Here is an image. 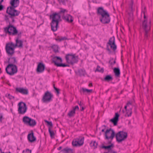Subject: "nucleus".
Masks as SVG:
<instances>
[{"mask_svg": "<svg viewBox=\"0 0 153 153\" xmlns=\"http://www.w3.org/2000/svg\"><path fill=\"white\" fill-rule=\"evenodd\" d=\"M97 14L101 16L100 17V21L103 24L108 23L110 22V18L109 14L102 7H99L97 10Z\"/></svg>", "mask_w": 153, "mask_h": 153, "instance_id": "nucleus-1", "label": "nucleus"}, {"mask_svg": "<svg viewBox=\"0 0 153 153\" xmlns=\"http://www.w3.org/2000/svg\"><path fill=\"white\" fill-rule=\"evenodd\" d=\"M143 15L144 19L142 22V27L145 31V36L147 37L148 36L149 31L151 28V22L150 20H148L145 14V12H143L141 13V16Z\"/></svg>", "mask_w": 153, "mask_h": 153, "instance_id": "nucleus-2", "label": "nucleus"}, {"mask_svg": "<svg viewBox=\"0 0 153 153\" xmlns=\"http://www.w3.org/2000/svg\"><path fill=\"white\" fill-rule=\"evenodd\" d=\"M6 13L8 14V15H5V20L8 22L9 21V18H10L12 19L13 22L14 21V18L15 16H18L20 12L17 10H14L12 9V8L10 7V8H7Z\"/></svg>", "mask_w": 153, "mask_h": 153, "instance_id": "nucleus-3", "label": "nucleus"}, {"mask_svg": "<svg viewBox=\"0 0 153 153\" xmlns=\"http://www.w3.org/2000/svg\"><path fill=\"white\" fill-rule=\"evenodd\" d=\"M4 30L6 33H8L9 35L12 36L18 35V33L19 32H18L15 27L10 25L4 27Z\"/></svg>", "mask_w": 153, "mask_h": 153, "instance_id": "nucleus-4", "label": "nucleus"}, {"mask_svg": "<svg viewBox=\"0 0 153 153\" xmlns=\"http://www.w3.org/2000/svg\"><path fill=\"white\" fill-rule=\"evenodd\" d=\"M6 73L10 75H13L17 72V66L15 65L9 64L5 69Z\"/></svg>", "mask_w": 153, "mask_h": 153, "instance_id": "nucleus-5", "label": "nucleus"}, {"mask_svg": "<svg viewBox=\"0 0 153 153\" xmlns=\"http://www.w3.org/2000/svg\"><path fill=\"white\" fill-rule=\"evenodd\" d=\"M15 48L14 43L12 42H9L6 44L5 49L6 53L8 55H13L15 53Z\"/></svg>", "mask_w": 153, "mask_h": 153, "instance_id": "nucleus-6", "label": "nucleus"}, {"mask_svg": "<svg viewBox=\"0 0 153 153\" xmlns=\"http://www.w3.org/2000/svg\"><path fill=\"white\" fill-rule=\"evenodd\" d=\"M66 59L68 63L73 64L78 62V56L75 54H68L66 55Z\"/></svg>", "mask_w": 153, "mask_h": 153, "instance_id": "nucleus-7", "label": "nucleus"}, {"mask_svg": "<svg viewBox=\"0 0 153 153\" xmlns=\"http://www.w3.org/2000/svg\"><path fill=\"white\" fill-rule=\"evenodd\" d=\"M127 133L122 131H119L116 135L117 140L119 143L124 140L127 138Z\"/></svg>", "mask_w": 153, "mask_h": 153, "instance_id": "nucleus-8", "label": "nucleus"}, {"mask_svg": "<svg viewBox=\"0 0 153 153\" xmlns=\"http://www.w3.org/2000/svg\"><path fill=\"white\" fill-rule=\"evenodd\" d=\"M52 62L54 63L55 65L57 67H65L68 66V65L61 63L62 60L60 57L57 56H54L52 58Z\"/></svg>", "mask_w": 153, "mask_h": 153, "instance_id": "nucleus-9", "label": "nucleus"}, {"mask_svg": "<svg viewBox=\"0 0 153 153\" xmlns=\"http://www.w3.org/2000/svg\"><path fill=\"white\" fill-rule=\"evenodd\" d=\"M114 135V131L111 128L107 130L105 133V139L107 140H110V142L113 139Z\"/></svg>", "mask_w": 153, "mask_h": 153, "instance_id": "nucleus-10", "label": "nucleus"}, {"mask_svg": "<svg viewBox=\"0 0 153 153\" xmlns=\"http://www.w3.org/2000/svg\"><path fill=\"white\" fill-rule=\"evenodd\" d=\"M19 107L18 111L19 114H23L26 112L27 109L26 105L25 103L21 102L18 104Z\"/></svg>", "mask_w": 153, "mask_h": 153, "instance_id": "nucleus-11", "label": "nucleus"}, {"mask_svg": "<svg viewBox=\"0 0 153 153\" xmlns=\"http://www.w3.org/2000/svg\"><path fill=\"white\" fill-rule=\"evenodd\" d=\"M21 32H19L18 33L17 37L16 39V44L14 43V45L16 48L18 47L20 48H22L23 47V42L21 40L19 39L21 36Z\"/></svg>", "mask_w": 153, "mask_h": 153, "instance_id": "nucleus-12", "label": "nucleus"}, {"mask_svg": "<svg viewBox=\"0 0 153 153\" xmlns=\"http://www.w3.org/2000/svg\"><path fill=\"white\" fill-rule=\"evenodd\" d=\"M53 95L50 92L47 91L45 93L42 99V101L43 102H48L51 100V98Z\"/></svg>", "mask_w": 153, "mask_h": 153, "instance_id": "nucleus-13", "label": "nucleus"}, {"mask_svg": "<svg viewBox=\"0 0 153 153\" xmlns=\"http://www.w3.org/2000/svg\"><path fill=\"white\" fill-rule=\"evenodd\" d=\"M108 44L110 46L111 48L115 51L117 49V46L115 44V38L114 36L110 38L109 40Z\"/></svg>", "mask_w": 153, "mask_h": 153, "instance_id": "nucleus-14", "label": "nucleus"}, {"mask_svg": "<svg viewBox=\"0 0 153 153\" xmlns=\"http://www.w3.org/2000/svg\"><path fill=\"white\" fill-rule=\"evenodd\" d=\"M60 15L58 13H55L50 16V18L52 19V21L53 22L55 21L59 22V21L60 20Z\"/></svg>", "mask_w": 153, "mask_h": 153, "instance_id": "nucleus-15", "label": "nucleus"}, {"mask_svg": "<svg viewBox=\"0 0 153 153\" xmlns=\"http://www.w3.org/2000/svg\"><path fill=\"white\" fill-rule=\"evenodd\" d=\"M19 0H11L10 3L11 6L8 7L7 8L11 7L13 10H16L15 8L19 5Z\"/></svg>", "mask_w": 153, "mask_h": 153, "instance_id": "nucleus-16", "label": "nucleus"}, {"mask_svg": "<svg viewBox=\"0 0 153 153\" xmlns=\"http://www.w3.org/2000/svg\"><path fill=\"white\" fill-rule=\"evenodd\" d=\"M62 18L65 22L69 23H71L73 21V17L69 14H68L65 16L63 15Z\"/></svg>", "mask_w": 153, "mask_h": 153, "instance_id": "nucleus-17", "label": "nucleus"}, {"mask_svg": "<svg viewBox=\"0 0 153 153\" xmlns=\"http://www.w3.org/2000/svg\"><path fill=\"white\" fill-rule=\"evenodd\" d=\"M27 138L28 141L31 143L34 142L36 140V137L34 136L33 131H31V133L28 134Z\"/></svg>", "mask_w": 153, "mask_h": 153, "instance_id": "nucleus-18", "label": "nucleus"}, {"mask_svg": "<svg viewBox=\"0 0 153 153\" xmlns=\"http://www.w3.org/2000/svg\"><path fill=\"white\" fill-rule=\"evenodd\" d=\"M16 91L22 94L27 95L28 94V90L27 88H16Z\"/></svg>", "mask_w": 153, "mask_h": 153, "instance_id": "nucleus-19", "label": "nucleus"}, {"mask_svg": "<svg viewBox=\"0 0 153 153\" xmlns=\"http://www.w3.org/2000/svg\"><path fill=\"white\" fill-rule=\"evenodd\" d=\"M45 68V66L42 63H39L37 66L36 69L37 72V73L42 72L44 70Z\"/></svg>", "mask_w": 153, "mask_h": 153, "instance_id": "nucleus-20", "label": "nucleus"}, {"mask_svg": "<svg viewBox=\"0 0 153 153\" xmlns=\"http://www.w3.org/2000/svg\"><path fill=\"white\" fill-rule=\"evenodd\" d=\"M119 117V115L117 113H115L114 117L111 119L110 121L113 123L114 126L117 125Z\"/></svg>", "mask_w": 153, "mask_h": 153, "instance_id": "nucleus-21", "label": "nucleus"}, {"mask_svg": "<svg viewBox=\"0 0 153 153\" xmlns=\"http://www.w3.org/2000/svg\"><path fill=\"white\" fill-rule=\"evenodd\" d=\"M58 24V22L52 21L51 23V29L53 32L57 30Z\"/></svg>", "mask_w": 153, "mask_h": 153, "instance_id": "nucleus-22", "label": "nucleus"}, {"mask_svg": "<svg viewBox=\"0 0 153 153\" xmlns=\"http://www.w3.org/2000/svg\"><path fill=\"white\" fill-rule=\"evenodd\" d=\"M133 1L132 0H131V2L130 4V9L131 11V12L129 13V15L130 16V18H129V19L130 20L132 19V17L133 16V13L132 11L133 10Z\"/></svg>", "mask_w": 153, "mask_h": 153, "instance_id": "nucleus-23", "label": "nucleus"}, {"mask_svg": "<svg viewBox=\"0 0 153 153\" xmlns=\"http://www.w3.org/2000/svg\"><path fill=\"white\" fill-rule=\"evenodd\" d=\"M63 153H73V149L66 147L61 150Z\"/></svg>", "mask_w": 153, "mask_h": 153, "instance_id": "nucleus-24", "label": "nucleus"}, {"mask_svg": "<svg viewBox=\"0 0 153 153\" xmlns=\"http://www.w3.org/2000/svg\"><path fill=\"white\" fill-rule=\"evenodd\" d=\"M8 62L10 63L9 64H12L13 65H15L14 64L17 63V61L15 58L12 57L10 58L9 59Z\"/></svg>", "mask_w": 153, "mask_h": 153, "instance_id": "nucleus-25", "label": "nucleus"}, {"mask_svg": "<svg viewBox=\"0 0 153 153\" xmlns=\"http://www.w3.org/2000/svg\"><path fill=\"white\" fill-rule=\"evenodd\" d=\"M30 118L27 116H25L23 118V121L25 124L28 125V123H30Z\"/></svg>", "mask_w": 153, "mask_h": 153, "instance_id": "nucleus-26", "label": "nucleus"}, {"mask_svg": "<svg viewBox=\"0 0 153 153\" xmlns=\"http://www.w3.org/2000/svg\"><path fill=\"white\" fill-rule=\"evenodd\" d=\"M114 72L115 75L117 77H119L120 75V71L119 68H115L114 69Z\"/></svg>", "mask_w": 153, "mask_h": 153, "instance_id": "nucleus-27", "label": "nucleus"}, {"mask_svg": "<svg viewBox=\"0 0 153 153\" xmlns=\"http://www.w3.org/2000/svg\"><path fill=\"white\" fill-rule=\"evenodd\" d=\"M78 71L80 76H84L86 74L85 71L83 69H79Z\"/></svg>", "mask_w": 153, "mask_h": 153, "instance_id": "nucleus-28", "label": "nucleus"}, {"mask_svg": "<svg viewBox=\"0 0 153 153\" xmlns=\"http://www.w3.org/2000/svg\"><path fill=\"white\" fill-rule=\"evenodd\" d=\"M77 141L79 142V146L82 145L84 143V138L83 137H79L78 139H76Z\"/></svg>", "mask_w": 153, "mask_h": 153, "instance_id": "nucleus-29", "label": "nucleus"}, {"mask_svg": "<svg viewBox=\"0 0 153 153\" xmlns=\"http://www.w3.org/2000/svg\"><path fill=\"white\" fill-rule=\"evenodd\" d=\"M30 123H28V125L30 126H34L36 125V122L35 120L30 118Z\"/></svg>", "mask_w": 153, "mask_h": 153, "instance_id": "nucleus-30", "label": "nucleus"}, {"mask_svg": "<svg viewBox=\"0 0 153 153\" xmlns=\"http://www.w3.org/2000/svg\"><path fill=\"white\" fill-rule=\"evenodd\" d=\"M67 39V38L65 37H62V36H57V38L56 39V41L61 42L62 41L65 40Z\"/></svg>", "mask_w": 153, "mask_h": 153, "instance_id": "nucleus-31", "label": "nucleus"}, {"mask_svg": "<svg viewBox=\"0 0 153 153\" xmlns=\"http://www.w3.org/2000/svg\"><path fill=\"white\" fill-rule=\"evenodd\" d=\"M97 143L95 141H91L90 143V146L91 147L95 148L97 147Z\"/></svg>", "mask_w": 153, "mask_h": 153, "instance_id": "nucleus-32", "label": "nucleus"}, {"mask_svg": "<svg viewBox=\"0 0 153 153\" xmlns=\"http://www.w3.org/2000/svg\"><path fill=\"white\" fill-rule=\"evenodd\" d=\"M126 115H127V116H130L132 113V108H130L129 109L126 110Z\"/></svg>", "mask_w": 153, "mask_h": 153, "instance_id": "nucleus-33", "label": "nucleus"}, {"mask_svg": "<svg viewBox=\"0 0 153 153\" xmlns=\"http://www.w3.org/2000/svg\"><path fill=\"white\" fill-rule=\"evenodd\" d=\"M48 131L51 137L52 138L54 136V133L53 131L51 130V127H49Z\"/></svg>", "mask_w": 153, "mask_h": 153, "instance_id": "nucleus-34", "label": "nucleus"}, {"mask_svg": "<svg viewBox=\"0 0 153 153\" xmlns=\"http://www.w3.org/2000/svg\"><path fill=\"white\" fill-rule=\"evenodd\" d=\"M51 48L55 52H58L59 47L57 45H53L51 47Z\"/></svg>", "mask_w": 153, "mask_h": 153, "instance_id": "nucleus-35", "label": "nucleus"}, {"mask_svg": "<svg viewBox=\"0 0 153 153\" xmlns=\"http://www.w3.org/2000/svg\"><path fill=\"white\" fill-rule=\"evenodd\" d=\"M113 79L112 77L110 75H107L104 78L105 80L107 81H109Z\"/></svg>", "mask_w": 153, "mask_h": 153, "instance_id": "nucleus-36", "label": "nucleus"}, {"mask_svg": "<svg viewBox=\"0 0 153 153\" xmlns=\"http://www.w3.org/2000/svg\"><path fill=\"white\" fill-rule=\"evenodd\" d=\"M81 91H82L83 92H86L88 93H91L92 91V90H89L84 88H82Z\"/></svg>", "mask_w": 153, "mask_h": 153, "instance_id": "nucleus-37", "label": "nucleus"}, {"mask_svg": "<svg viewBox=\"0 0 153 153\" xmlns=\"http://www.w3.org/2000/svg\"><path fill=\"white\" fill-rule=\"evenodd\" d=\"M75 114V111L73 109L70 111L68 113V115L70 117L74 116Z\"/></svg>", "mask_w": 153, "mask_h": 153, "instance_id": "nucleus-38", "label": "nucleus"}, {"mask_svg": "<svg viewBox=\"0 0 153 153\" xmlns=\"http://www.w3.org/2000/svg\"><path fill=\"white\" fill-rule=\"evenodd\" d=\"M79 142L77 141V140L76 139L75 140H74L72 141V145L74 146H79Z\"/></svg>", "mask_w": 153, "mask_h": 153, "instance_id": "nucleus-39", "label": "nucleus"}, {"mask_svg": "<svg viewBox=\"0 0 153 153\" xmlns=\"http://www.w3.org/2000/svg\"><path fill=\"white\" fill-rule=\"evenodd\" d=\"M60 10L58 13H59V15H60L61 13H67L68 12V10L66 9H64L62 8H60Z\"/></svg>", "mask_w": 153, "mask_h": 153, "instance_id": "nucleus-40", "label": "nucleus"}, {"mask_svg": "<svg viewBox=\"0 0 153 153\" xmlns=\"http://www.w3.org/2000/svg\"><path fill=\"white\" fill-rule=\"evenodd\" d=\"M45 122L47 123L48 126H50V127H51V129L53 127V124L52 122L51 121H48L47 120H45Z\"/></svg>", "mask_w": 153, "mask_h": 153, "instance_id": "nucleus-41", "label": "nucleus"}, {"mask_svg": "<svg viewBox=\"0 0 153 153\" xmlns=\"http://www.w3.org/2000/svg\"><path fill=\"white\" fill-rule=\"evenodd\" d=\"M98 71L99 72H103V71L102 69V68H100V67L99 66H97V68L96 69V71Z\"/></svg>", "mask_w": 153, "mask_h": 153, "instance_id": "nucleus-42", "label": "nucleus"}, {"mask_svg": "<svg viewBox=\"0 0 153 153\" xmlns=\"http://www.w3.org/2000/svg\"><path fill=\"white\" fill-rule=\"evenodd\" d=\"M6 96L10 100L14 99V97L11 95L10 94H7Z\"/></svg>", "mask_w": 153, "mask_h": 153, "instance_id": "nucleus-43", "label": "nucleus"}, {"mask_svg": "<svg viewBox=\"0 0 153 153\" xmlns=\"http://www.w3.org/2000/svg\"><path fill=\"white\" fill-rule=\"evenodd\" d=\"M66 1L67 0H58V1L60 3H62L63 4H64L65 1Z\"/></svg>", "mask_w": 153, "mask_h": 153, "instance_id": "nucleus-44", "label": "nucleus"}, {"mask_svg": "<svg viewBox=\"0 0 153 153\" xmlns=\"http://www.w3.org/2000/svg\"><path fill=\"white\" fill-rule=\"evenodd\" d=\"M113 147V145L112 144H111L110 145L106 146V149L108 150L111 149V147Z\"/></svg>", "mask_w": 153, "mask_h": 153, "instance_id": "nucleus-45", "label": "nucleus"}, {"mask_svg": "<svg viewBox=\"0 0 153 153\" xmlns=\"http://www.w3.org/2000/svg\"><path fill=\"white\" fill-rule=\"evenodd\" d=\"M25 153H31V150H30L29 149H26L25 151Z\"/></svg>", "mask_w": 153, "mask_h": 153, "instance_id": "nucleus-46", "label": "nucleus"}, {"mask_svg": "<svg viewBox=\"0 0 153 153\" xmlns=\"http://www.w3.org/2000/svg\"><path fill=\"white\" fill-rule=\"evenodd\" d=\"M54 89L56 91L58 94H59V89L56 87H54Z\"/></svg>", "mask_w": 153, "mask_h": 153, "instance_id": "nucleus-47", "label": "nucleus"}, {"mask_svg": "<svg viewBox=\"0 0 153 153\" xmlns=\"http://www.w3.org/2000/svg\"><path fill=\"white\" fill-rule=\"evenodd\" d=\"M111 60H110V62H109V63H110L112 65H113L114 64H115L116 62V61L115 60H114V62H113L112 63V62H111Z\"/></svg>", "mask_w": 153, "mask_h": 153, "instance_id": "nucleus-48", "label": "nucleus"}, {"mask_svg": "<svg viewBox=\"0 0 153 153\" xmlns=\"http://www.w3.org/2000/svg\"><path fill=\"white\" fill-rule=\"evenodd\" d=\"M76 109H79V107L77 105L73 109V110H74L75 111Z\"/></svg>", "mask_w": 153, "mask_h": 153, "instance_id": "nucleus-49", "label": "nucleus"}, {"mask_svg": "<svg viewBox=\"0 0 153 153\" xmlns=\"http://www.w3.org/2000/svg\"><path fill=\"white\" fill-rule=\"evenodd\" d=\"M78 104L79 105V106L81 107L83 106V103L81 102H78Z\"/></svg>", "mask_w": 153, "mask_h": 153, "instance_id": "nucleus-50", "label": "nucleus"}, {"mask_svg": "<svg viewBox=\"0 0 153 153\" xmlns=\"http://www.w3.org/2000/svg\"><path fill=\"white\" fill-rule=\"evenodd\" d=\"M131 102L128 101V102L127 103V105L128 106H129V105H131Z\"/></svg>", "mask_w": 153, "mask_h": 153, "instance_id": "nucleus-51", "label": "nucleus"}, {"mask_svg": "<svg viewBox=\"0 0 153 153\" xmlns=\"http://www.w3.org/2000/svg\"><path fill=\"white\" fill-rule=\"evenodd\" d=\"M101 148L103 149H106V146H102Z\"/></svg>", "mask_w": 153, "mask_h": 153, "instance_id": "nucleus-52", "label": "nucleus"}, {"mask_svg": "<svg viewBox=\"0 0 153 153\" xmlns=\"http://www.w3.org/2000/svg\"><path fill=\"white\" fill-rule=\"evenodd\" d=\"M81 111H83L84 110V107H83V106H81Z\"/></svg>", "mask_w": 153, "mask_h": 153, "instance_id": "nucleus-53", "label": "nucleus"}, {"mask_svg": "<svg viewBox=\"0 0 153 153\" xmlns=\"http://www.w3.org/2000/svg\"><path fill=\"white\" fill-rule=\"evenodd\" d=\"M62 147L61 146H60L58 148V150H60L62 149Z\"/></svg>", "mask_w": 153, "mask_h": 153, "instance_id": "nucleus-54", "label": "nucleus"}, {"mask_svg": "<svg viewBox=\"0 0 153 153\" xmlns=\"http://www.w3.org/2000/svg\"><path fill=\"white\" fill-rule=\"evenodd\" d=\"M88 86H90V87L92 86V83H90L89 84Z\"/></svg>", "mask_w": 153, "mask_h": 153, "instance_id": "nucleus-55", "label": "nucleus"}, {"mask_svg": "<svg viewBox=\"0 0 153 153\" xmlns=\"http://www.w3.org/2000/svg\"><path fill=\"white\" fill-rule=\"evenodd\" d=\"M127 106H128L127 105L125 106L124 108L126 110H127L126 108Z\"/></svg>", "mask_w": 153, "mask_h": 153, "instance_id": "nucleus-56", "label": "nucleus"}, {"mask_svg": "<svg viewBox=\"0 0 153 153\" xmlns=\"http://www.w3.org/2000/svg\"><path fill=\"white\" fill-rule=\"evenodd\" d=\"M3 0H0V4H1V3L3 1Z\"/></svg>", "mask_w": 153, "mask_h": 153, "instance_id": "nucleus-57", "label": "nucleus"}, {"mask_svg": "<svg viewBox=\"0 0 153 153\" xmlns=\"http://www.w3.org/2000/svg\"><path fill=\"white\" fill-rule=\"evenodd\" d=\"M104 130H105L104 129H102L101 131L102 132H103L104 131Z\"/></svg>", "mask_w": 153, "mask_h": 153, "instance_id": "nucleus-58", "label": "nucleus"}, {"mask_svg": "<svg viewBox=\"0 0 153 153\" xmlns=\"http://www.w3.org/2000/svg\"><path fill=\"white\" fill-rule=\"evenodd\" d=\"M111 153H117V152H114V151H113V152H112Z\"/></svg>", "mask_w": 153, "mask_h": 153, "instance_id": "nucleus-59", "label": "nucleus"}, {"mask_svg": "<svg viewBox=\"0 0 153 153\" xmlns=\"http://www.w3.org/2000/svg\"><path fill=\"white\" fill-rule=\"evenodd\" d=\"M122 111L123 112V113H124V110H123Z\"/></svg>", "mask_w": 153, "mask_h": 153, "instance_id": "nucleus-60", "label": "nucleus"}, {"mask_svg": "<svg viewBox=\"0 0 153 153\" xmlns=\"http://www.w3.org/2000/svg\"><path fill=\"white\" fill-rule=\"evenodd\" d=\"M107 50L109 51H110V50L109 48H108Z\"/></svg>", "mask_w": 153, "mask_h": 153, "instance_id": "nucleus-61", "label": "nucleus"}, {"mask_svg": "<svg viewBox=\"0 0 153 153\" xmlns=\"http://www.w3.org/2000/svg\"><path fill=\"white\" fill-rule=\"evenodd\" d=\"M53 87L54 88V87H55V85L54 84L53 85Z\"/></svg>", "mask_w": 153, "mask_h": 153, "instance_id": "nucleus-62", "label": "nucleus"}, {"mask_svg": "<svg viewBox=\"0 0 153 153\" xmlns=\"http://www.w3.org/2000/svg\"><path fill=\"white\" fill-rule=\"evenodd\" d=\"M130 123H131V122H130V121H129V122L128 124H130Z\"/></svg>", "mask_w": 153, "mask_h": 153, "instance_id": "nucleus-63", "label": "nucleus"}, {"mask_svg": "<svg viewBox=\"0 0 153 153\" xmlns=\"http://www.w3.org/2000/svg\"><path fill=\"white\" fill-rule=\"evenodd\" d=\"M24 152V151H23V152L22 153H24L23 152Z\"/></svg>", "mask_w": 153, "mask_h": 153, "instance_id": "nucleus-64", "label": "nucleus"}]
</instances>
